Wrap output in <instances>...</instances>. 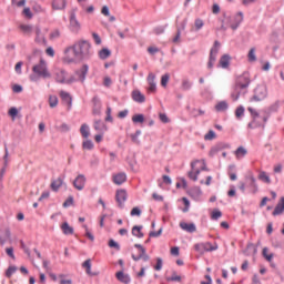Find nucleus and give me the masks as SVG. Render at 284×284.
I'll list each match as a JSON object with an SVG mask.
<instances>
[{"instance_id": "nucleus-1", "label": "nucleus", "mask_w": 284, "mask_h": 284, "mask_svg": "<svg viewBox=\"0 0 284 284\" xmlns=\"http://www.w3.org/2000/svg\"><path fill=\"white\" fill-rule=\"evenodd\" d=\"M90 48H92L90 42L85 40L79 41L73 47H69L65 49V54H68V52H73L74 58L65 55L64 61L67 63H74V61H88V59L92 57V51L90 50Z\"/></svg>"}, {"instance_id": "nucleus-2", "label": "nucleus", "mask_w": 284, "mask_h": 284, "mask_svg": "<svg viewBox=\"0 0 284 284\" xmlns=\"http://www.w3.org/2000/svg\"><path fill=\"white\" fill-rule=\"evenodd\" d=\"M32 72L29 79L33 83L39 82L41 79H52V73L48 69V62L43 59H40L39 63L32 67Z\"/></svg>"}, {"instance_id": "nucleus-3", "label": "nucleus", "mask_w": 284, "mask_h": 284, "mask_svg": "<svg viewBox=\"0 0 284 284\" xmlns=\"http://www.w3.org/2000/svg\"><path fill=\"white\" fill-rule=\"evenodd\" d=\"M250 83H252L250 71H244L236 79V82H235L236 90L239 89L244 90L243 94H247V89L250 88Z\"/></svg>"}, {"instance_id": "nucleus-4", "label": "nucleus", "mask_w": 284, "mask_h": 284, "mask_svg": "<svg viewBox=\"0 0 284 284\" xmlns=\"http://www.w3.org/2000/svg\"><path fill=\"white\" fill-rule=\"evenodd\" d=\"M265 99H267V85L257 84L253 90V97L250 99V101L260 103V101H265Z\"/></svg>"}, {"instance_id": "nucleus-5", "label": "nucleus", "mask_w": 284, "mask_h": 284, "mask_svg": "<svg viewBox=\"0 0 284 284\" xmlns=\"http://www.w3.org/2000/svg\"><path fill=\"white\" fill-rule=\"evenodd\" d=\"M69 30L73 33V34H79L80 30H81V22H79V20L77 19V9H73L70 12V17H69Z\"/></svg>"}, {"instance_id": "nucleus-6", "label": "nucleus", "mask_w": 284, "mask_h": 284, "mask_svg": "<svg viewBox=\"0 0 284 284\" xmlns=\"http://www.w3.org/2000/svg\"><path fill=\"white\" fill-rule=\"evenodd\" d=\"M194 250L200 254H205V252H216V250H219V244L212 245L210 242L197 243L194 245Z\"/></svg>"}, {"instance_id": "nucleus-7", "label": "nucleus", "mask_w": 284, "mask_h": 284, "mask_svg": "<svg viewBox=\"0 0 284 284\" xmlns=\"http://www.w3.org/2000/svg\"><path fill=\"white\" fill-rule=\"evenodd\" d=\"M219 48H221V42L219 40L214 41L213 48H211L207 68L212 70L214 68V63H216V55L219 54Z\"/></svg>"}, {"instance_id": "nucleus-8", "label": "nucleus", "mask_w": 284, "mask_h": 284, "mask_svg": "<svg viewBox=\"0 0 284 284\" xmlns=\"http://www.w3.org/2000/svg\"><path fill=\"white\" fill-rule=\"evenodd\" d=\"M115 201L120 210H123L125 207V201H128V191L123 189L118 190L115 193Z\"/></svg>"}, {"instance_id": "nucleus-9", "label": "nucleus", "mask_w": 284, "mask_h": 284, "mask_svg": "<svg viewBox=\"0 0 284 284\" xmlns=\"http://www.w3.org/2000/svg\"><path fill=\"white\" fill-rule=\"evenodd\" d=\"M247 111L250 112L254 123L258 122V119H262L263 123H267V120L270 119L267 115H261V113L252 106H248Z\"/></svg>"}, {"instance_id": "nucleus-10", "label": "nucleus", "mask_w": 284, "mask_h": 284, "mask_svg": "<svg viewBox=\"0 0 284 284\" xmlns=\"http://www.w3.org/2000/svg\"><path fill=\"white\" fill-rule=\"evenodd\" d=\"M231 145L225 142H219L210 150V156H216L222 150H230Z\"/></svg>"}, {"instance_id": "nucleus-11", "label": "nucleus", "mask_w": 284, "mask_h": 284, "mask_svg": "<svg viewBox=\"0 0 284 284\" xmlns=\"http://www.w3.org/2000/svg\"><path fill=\"white\" fill-rule=\"evenodd\" d=\"M85 181H87L85 175L79 174L73 181V187H75V190H79V192H81V190L85 187Z\"/></svg>"}, {"instance_id": "nucleus-12", "label": "nucleus", "mask_w": 284, "mask_h": 284, "mask_svg": "<svg viewBox=\"0 0 284 284\" xmlns=\"http://www.w3.org/2000/svg\"><path fill=\"white\" fill-rule=\"evenodd\" d=\"M89 70L90 67L88 64H83L80 70L75 71V74L79 77V81H81V83H85V77H88Z\"/></svg>"}, {"instance_id": "nucleus-13", "label": "nucleus", "mask_w": 284, "mask_h": 284, "mask_svg": "<svg viewBox=\"0 0 284 284\" xmlns=\"http://www.w3.org/2000/svg\"><path fill=\"white\" fill-rule=\"evenodd\" d=\"M146 81L149 84L148 91L156 92V75L154 73H149Z\"/></svg>"}, {"instance_id": "nucleus-14", "label": "nucleus", "mask_w": 284, "mask_h": 284, "mask_svg": "<svg viewBox=\"0 0 284 284\" xmlns=\"http://www.w3.org/2000/svg\"><path fill=\"white\" fill-rule=\"evenodd\" d=\"M187 194L191 199H194V201H199L201 196H203V191L201 190V186H194L189 190Z\"/></svg>"}, {"instance_id": "nucleus-15", "label": "nucleus", "mask_w": 284, "mask_h": 284, "mask_svg": "<svg viewBox=\"0 0 284 284\" xmlns=\"http://www.w3.org/2000/svg\"><path fill=\"white\" fill-rule=\"evenodd\" d=\"M247 181V186L250 187L252 194H256V192H258V184H256V178H254V175H248L246 178Z\"/></svg>"}, {"instance_id": "nucleus-16", "label": "nucleus", "mask_w": 284, "mask_h": 284, "mask_svg": "<svg viewBox=\"0 0 284 284\" xmlns=\"http://www.w3.org/2000/svg\"><path fill=\"white\" fill-rule=\"evenodd\" d=\"M36 43H39V45H48V40L39 27L36 28Z\"/></svg>"}, {"instance_id": "nucleus-17", "label": "nucleus", "mask_w": 284, "mask_h": 284, "mask_svg": "<svg viewBox=\"0 0 284 284\" xmlns=\"http://www.w3.org/2000/svg\"><path fill=\"white\" fill-rule=\"evenodd\" d=\"M284 212V196H282L280 199V201L277 202L272 215L273 216H281V214H283Z\"/></svg>"}, {"instance_id": "nucleus-18", "label": "nucleus", "mask_w": 284, "mask_h": 284, "mask_svg": "<svg viewBox=\"0 0 284 284\" xmlns=\"http://www.w3.org/2000/svg\"><path fill=\"white\" fill-rule=\"evenodd\" d=\"M60 98L62 99L63 103L68 104V110H72V95L65 91H60Z\"/></svg>"}, {"instance_id": "nucleus-19", "label": "nucleus", "mask_w": 284, "mask_h": 284, "mask_svg": "<svg viewBox=\"0 0 284 284\" xmlns=\"http://www.w3.org/2000/svg\"><path fill=\"white\" fill-rule=\"evenodd\" d=\"M258 248L253 243L247 244L246 248L243 251L245 256H256Z\"/></svg>"}, {"instance_id": "nucleus-20", "label": "nucleus", "mask_w": 284, "mask_h": 284, "mask_svg": "<svg viewBox=\"0 0 284 284\" xmlns=\"http://www.w3.org/2000/svg\"><path fill=\"white\" fill-rule=\"evenodd\" d=\"M115 277L120 281V283L130 284L132 282L130 274H125L123 271L118 272Z\"/></svg>"}, {"instance_id": "nucleus-21", "label": "nucleus", "mask_w": 284, "mask_h": 284, "mask_svg": "<svg viewBox=\"0 0 284 284\" xmlns=\"http://www.w3.org/2000/svg\"><path fill=\"white\" fill-rule=\"evenodd\" d=\"M181 230H184V232H189L190 234H194L196 232V225L194 223H180Z\"/></svg>"}, {"instance_id": "nucleus-22", "label": "nucleus", "mask_w": 284, "mask_h": 284, "mask_svg": "<svg viewBox=\"0 0 284 284\" xmlns=\"http://www.w3.org/2000/svg\"><path fill=\"white\" fill-rule=\"evenodd\" d=\"M132 99L135 103H145V95L139 90L132 91Z\"/></svg>"}, {"instance_id": "nucleus-23", "label": "nucleus", "mask_w": 284, "mask_h": 284, "mask_svg": "<svg viewBox=\"0 0 284 284\" xmlns=\"http://www.w3.org/2000/svg\"><path fill=\"white\" fill-rule=\"evenodd\" d=\"M125 181H128V175L125 173H118L113 175V183H115V185H123Z\"/></svg>"}, {"instance_id": "nucleus-24", "label": "nucleus", "mask_w": 284, "mask_h": 284, "mask_svg": "<svg viewBox=\"0 0 284 284\" xmlns=\"http://www.w3.org/2000/svg\"><path fill=\"white\" fill-rule=\"evenodd\" d=\"M230 61H232V57L230 54H223L220 59V67L223 70H227L230 68Z\"/></svg>"}, {"instance_id": "nucleus-25", "label": "nucleus", "mask_w": 284, "mask_h": 284, "mask_svg": "<svg viewBox=\"0 0 284 284\" xmlns=\"http://www.w3.org/2000/svg\"><path fill=\"white\" fill-rule=\"evenodd\" d=\"M142 230L143 225H134L131 231L132 236H135L136 239H143L144 234Z\"/></svg>"}, {"instance_id": "nucleus-26", "label": "nucleus", "mask_w": 284, "mask_h": 284, "mask_svg": "<svg viewBox=\"0 0 284 284\" xmlns=\"http://www.w3.org/2000/svg\"><path fill=\"white\" fill-rule=\"evenodd\" d=\"M63 179L64 178L59 176L57 180L51 181L50 187L52 192H57L61 187V185H63Z\"/></svg>"}, {"instance_id": "nucleus-27", "label": "nucleus", "mask_w": 284, "mask_h": 284, "mask_svg": "<svg viewBox=\"0 0 284 284\" xmlns=\"http://www.w3.org/2000/svg\"><path fill=\"white\" fill-rule=\"evenodd\" d=\"M65 6H68V2L65 0H53L52 1L53 10H65Z\"/></svg>"}, {"instance_id": "nucleus-28", "label": "nucleus", "mask_w": 284, "mask_h": 284, "mask_svg": "<svg viewBox=\"0 0 284 284\" xmlns=\"http://www.w3.org/2000/svg\"><path fill=\"white\" fill-rule=\"evenodd\" d=\"M234 21H235V23L231 24V28L233 30H239V26H241V23H243V12L242 11L237 12V14L234 18Z\"/></svg>"}, {"instance_id": "nucleus-29", "label": "nucleus", "mask_w": 284, "mask_h": 284, "mask_svg": "<svg viewBox=\"0 0 284 284\" xmlns=\"http://www.w3.org/2000/svg\"><path fill=\"white\" fill-rule=\"evenodd\" d=\"M61 230H62L63 234H65V236H70L72 234H74V227L70 226V224L68 222L62 223Z\"/></svg>"}, {"instance_id": "nucleus-30", "label": "nucleus", "mask_w": 284, "mask_h": 284, "mask_svg": "<svg viewBox=\"0 0 284 284\" xmlns=\"http://www.w3.org/2000/svg\"><path fill=\"white\" fill-rule=\"evenodd\" d=\"M65 70H60L55 73V81L57 83H65L67 80H65Z\"/></svg>"}, {"instance_id": "nucleus-31", "label": "nucleus", "mask_w": 284, "mask_h": 284, "mask_svg": "<svg viewBox=\"0 0 284 284\" xmlns=\"http://www.w3.org/2000/svg\"><path fill=\"white\" fill-rule=\"evenodd\" d=\"M230 108V104H227V101H220L215 105L216 112H225Z\"/></svg>"}, {"instance_id": "nucleus-32", "label": "nucleus", "mask_w": 284, "mask_h": 284, "mask_svg": "<svg viewBox=\"0 0 284 284\" xmlns=\"http://www.w3.org/2000/svg\"><path fill=\"white\" fill-rule=\"evenodd\" d=\"M236 159H243L247 155V149L244 146H239L234 152Z\"/></svg>"}, {"instance_id": "nucleus-33", "label": "nucleus", "mask_w": 284, "mask_h": 284, "mask_svg": "<svg viewBox=\"0 0 284 284\" xmlns=\"http://www.w3.org/2000/svg\"><path fill=\"white\" fill-rule=\"evenodd\" d=\"M196 163H199V160L191 162V171L187 172L189 179L195 182L199 181L196 175L194 174V168L196 166Z\"/></svg>"}, {"instance_id": "nucleus-34", "label": "nucleus", "mask_w": 284, "mask_h": 284, "mask_svg": "<svg viewBox=\"0 0 284 284\" xmlns=\"http://www.w3.org/2000/svg\"><path fill=\"white\" fill-rule=\"evenodd\" d=\"M112 55V51L108 48H103L102 50L99 51V57L102 61H105V59H109V57Z\"/></svg>"}, {"instance_id": "nucleus-35", "label": "nucleus", "mask_w": 284, "mask_h": 284, "mask_svg": "<svg viewBox=\"0 0 284 284\" xmlns=\"http://www.w3.org/2000/svg\"><path fill=\"white\" fill-rule=\"evenodd\" d=\"M241 94H243V89H236V85L233 88V92L231 93V98L233 101H239Z\"/></svg>"}, {"instance_id": "nucleus-36", "label": "nucleus", "mask_w": 284, "mask_h": 284, "mask_svg": "<svg viewBox=\"0 0 284 284\" xmlns=\"http://www.w3.org/2000/svg\"><path fill=\"white\" fill-rule=\"evenodd\" d=\"M80 134L83 139H88L90 136V126L88 124H82L80 128Z\"/></svg>"}, {"instance_id": "nucleus-37", "label": "nucleus", "mask_w": 284, "mask_h": 284, "mask_svg": "<svg viewBox=\"0 0 284 284\" xmlns=\"http://www.w3.org/2000/svg\"><path fill=\"white\" fill-rule=\"evenodd\" d=\"M105 129H106L105 123L103 121H101V120L94 121V130L97 132H104Z\"/></svg>"}, {"instance_id": "nucleus-38", "label": "nucleus", "mask_w": 284, "mask_h": 284, "mask_svg": "<svg viewBox=\"0 0 284 284\" xmlns=\"http://www.w3.org/2000/svg\"><path fill=\"white\" fill-rule=\"evenodd\" d=\"M258 180L262 181L263 183H272V180L270 179V175L265 171H261L258 174Z\"/></svg>"}, {"instance_id": "nucleus-39", "label": "nucleus", "mask_w": 284, "mask_h": 284, "mask_svg": "<svg viewBox=\"0 0 284 284\" xmlns=\"http://www.w3.org/2000/svg\"><path fill=\"white\" fill-rule=\"evenodd\" d=\"M270 250L267 247H264L262 251V256H264V258L268 262L272 263V260L274 258V253H270L267 254Z\"/></svg>"}, {"instance_id": "nucleus-40", "label": "nucleus", "mask_w": 284, "mask_h": 284, "mask_svg": "<svg viewBox=\"0 0 284 284\" xmlns=\"http://www.w3.org/2000/svg\"><path fill=\"white\" fill-rule=\"evenodd\" d=\"M181 88L184 92H187V90H192V82L189 79H183Z\"/></svg>"}, {"instance_id": "nucleus-41", "label": "nucleus", "mask_w": 284, "mask_h": 284, "mask_svg": "<svg viewBox=\"0 0 284 284\" xmlns=\"http://www.w3.org/2000/svg\"><path fill=\"white\" fill-rule=\"evenodd\" d=\"M19 28L23 34H32V24H20Z\"/></svg>"}, {"instance_id": "nucleus-42", "label": "nucleus", "mask_w": 284, "mask_h": 284, "mask_svg": "<svg viewBox=\"0 0 284 284\" xmlns=\"http://www.w3.org/2000/svg\"><path fill=\"white\" fill-rule=\"evenodd\" d=\"M49 105L50 108H57L59 105V98L57 95H50Z\"/></svg>"}, {"instance_id": "nucleus-43", "label": "nucleus", "mask_w": 284, "mask_h": 284, "mask_svg": "<svg viewBox=\"0 0 284 284\" xmlns=\"http://www.w3.org/2000/svg\"><path fill=\"white\" fill-rule=\"evenodd\" d=\"M82 149L83 150H94V142H92V140L83 141Z\"/></svg>"}, {"instance_id": "nucleus-44", "label": "nucleus", "mask_w": 284, "mask_h": 284, "mask_svg": "<svg viewBox=\"0 0 284 284\" xmlns=\"http://www.w3.org/2000/svg\"><path fill=\"white\" fill-rule=\"evenodd\" d=\"M133 123H144L145 122V115L143 114H135L132 116Z\"/></svg>"}, {"instance_id": "nucleus-45", "label": "nucleus", "mask_w": 284, "mask_h": 284, "mask_svg": "<svg viewBox=\"0 0 284 284\" xmlns=\"http://www.w3.org/2000/svg\"><path fill=\"white\" fill-rule=\"evenodd\" d=\"M168 83H170V73H165L161 77L162 88H168Z\"/></svg>"}, {"instance_id": "nucleus-46", "label": "nucleus", "mask_w": 284, "mask_h": 284, "mask_svg": "<svg viewBox=\"0 0 284 284\" xmlns=\"http://www.w3.org/2000/svg\"><path fill=\"white\" fill-rule=\"evenodd\" d=\"M131 256H132L133 261H135V262L141 261V258L145 263H146V261H150V255H148V253L145 255H134V254H132Z\"/></svg>"}, {"instance_id": "nucleus-47", "label": "nucleus", "mask_w": 284, "mask_h": 284, "mask_svg": "<svg viewBox=\"0 0 284 284\" xmlns=\"http://www.w3.org/2000/svg\"><path fill=\"white\" fill-rule=\"evenodd\" d=\"M248 61H250V63H254V61H256V49L255 48H252L248 51Z\"/></svg>"}, {"instance_id": "nucleus-48", "label": "nucleus", "mask_w": 284, "mask_h": 284, "mask_svg": "<svg viewBox=\"0 0 284 284\" xmlns=\"http://www.w3.org/2000/svg\"><path fill=\"white\" fill-rule=\"evenodd\" d=\"M278 108H281V102L276 101L268 108V114H272V112H278Z\"/></svg>"}, {"instance_id": "nucleus-49", "label": "nucleus", "mask_w": 284, "mask_h": 284, "mask_svg": "<svg viewBox=\"0 0 284 284\" xmlns=\"http://www.w3.org/2000/svg\"><path fill=\"white\" fill-rule=\"evenodd\" d=\"M216 139V133L213 130H210L205 135L204 140L205 141H214Z\"/></svg>"}, {"instance_id": "nucleus-50", "label": "nucleus", "mask_w": 284, "mask_h": 284, "mask_svg": "<svg viewBox=\"0 0 284 284\" xmlns=\"http://www.w3.org/2000/svg\"><path fill=\"white\" fill-rule=\"evenodd\" d=\"M194 26H195L196 32H199V30H201L203 26H205V22H203L201 18H197L195 19Z\"/></svg>"}, {"instance_id": "nucleus-51", "label": "nucleus", "mask_w": 284, "mask_h": 284, "mask_svg": "<svg viewBox=\"0 0 284 284\" xmlns=\"http://www.w3.org/2000/svg\"><path fill=\"white\" fill-rule=\"evenodd\" d=\"M223 216V212H221L220 210H214L212 212L211 219H213V221H219V219H221Z\"/></svg>"}, {"instance_id": "nucleus-52", "label": "nucleus", "mask_w": 284, "mask_h": 284, "mask_svg": "<svg viewBox=\"0 0 284 284\" xmlns=\"http://www.w3.org/2000/svg\"><path fill=\"white\" fill-rule=\"evenodd\" d=\"M23 17H26L27 19H32V17H34V14L32 13V10H30L29 7H26L22 11Z\"/></svg>"}, {"instance_id": "nucleus-53", "label": "nucleus", "mask_w": 284, "mask_h": 284, "mask_svg": "<svg viewBox=\"0 0 284 284\" xmlns=\"http://www.w3.org/2000/svg\"><path fill=\"white\" fill-rule=\"evenodd\" d=\"M245 114V108L243 105H240L236 110H235V116L237 119H241V116H243Z\"/></svg>"}, {"instance_id": "nucleus-54", "label": "nucleus", "mask_w": 284, "mask_h": 284, "mask_svg": "<svg viewBox=\"0 0 284 284\" xmlns=\"http://www.w3.org/2000/svg\"><path fill=\"white\" fill-rule=\"evenodd\" d=\"M17 272V266H9L8 270L6 271V276L7 278L12 277V274Z\"/></svg>"}, {"instance_id": "nucleus-55", "label": "nucleus", "mask_w": 284, "mask_h": 284, "mask_svg": "<svg viewBox=\"0 0 284 284\" xmlns=\"http://www.w3.org/2000/svg\"><path fill=\"white\" fill-rule=\"evenodd\" d=\"M182 202L184 203L182 212H190V200L187 197H182Z\"/></svg>"}, {"instance_id": "nucleus-56", "label": "nucleus", "mask_w": 284, "mask_h": 284, "mask_svg": "<svg viewBox=\"0 0 284 284\" xmlns=\"http://www.w3.org/2000/svg\"><path fill=\"white\" fill-rule=\"evenodd\" d=\"M154 270L156 272H161V270H163V260L161 257L156 258V264L154 266Z\"/></svg>"}, {"instance_id": "nucleus-57", "label": "nucleus", "mask_w": 284, "mask_h": 284, "mask_svg": "<svg viewBox=\"0 0 284 284\" xmlns=\"http://www.w3.org/2000/svg\"><path fill=\"white\" fill-rule=\"evenodd\" d=\"M109 247H113L116 252L121 251V245L114 240L109 241Z\"/></svg>"}, {"instance_id": "nucleus-58", "label": "nucleus", "mask_w": 284, "mask_h": 284, "mask_svg": "<svg viewBox=\"0 0 284 284\" xmlns=\"http://www.w3.org/2000/svg\"><path fill=\"white\" fill-rule=\"evenodd\" d=\"M139 136H141V130H136L135 133L131 134V141L133 143H139Z\"/></svg>"}, {"instance_id": "nucleus-59", "label": "nucleus", "mask_w": 284, "mask_h": 284, "mask_svg": "<svg viewBox=\"0 0 284 284\" xmlns=\"http://www.w3.org/2000/svg\"><path fill=\"white\" fill-rule=\"evenodd\" d=\"M8 156H10V153L8 152V145L4 144V155H3L4 168H8Z\"/></svg>"}, {"instance_id": "nucleus-60", "label": "nucleus", "mask_w": 284, "mask_h": 284, "mask_svg": "<svg viewBox=\"0 0 284 284\" xmlns=\"http://www.w3.org/2000/svg\"><path fill=\"white\" fill-rule=\"evenodd\" d=\"M263 125V122H254V120H252V122L248 123V128L251 130H254L256 128H261Z\"/></svg>"}, {"instance_id": "nucleus-61", "label": "nucleus", "mask_w": 284, "mask_h": 284, "mask_svg": "<svg viewBox=\"0 0 284 284\" xmlns=\"http://www.w3.org/2000/svg\"><path fill=\"white\" fill-rule=\"evenodd\" d=\"M74 203V197L73 196H69L64 203L62 204L63 207H70V205H72Z\"/></svg>"}, {"instance_id": "nucleus-62", "label": "nucleus", "mask_w": 284, "mask_h": 284, "mask_svg": "<svg viewBox=\"0 0 284 284\" xmlns=\"http://www.w3.org/2000/svg\"><path fill=\"white\" fill-rule=\"evenodd\" d=\"M19 114V109L12 106L10 110H9V115H11L12 119H17V115Z\"/></svg>"}, {"instance_id": "nucleus-63", "label": "nucleus", "mask_w": 284, "mask_h": 284, "mask_svg": "<svg viewBox=\"0 0 284 284\" xmlns=\"http://www.w3.org/2000/svg\"><path fill=\"white\" fill-rule=\"evenodd\" d=\"M131 216H141V209L135 206L131 210Z\"/></svg>"}, {"instance_id": "nucleus-64", "label": "nucleus", "mask_w": 284, "mask_h": 284, "mask_svg": "<svg viewBox=\"0 0 284 284\" xmlns=\"http://www.w3.org/2000/svg\"><path fill=\"white\" fill-rule=\"evenodd\" d=\"M93 108H101V99L99 97H93L92 99Z\"/></svg>"}]
</instances>
